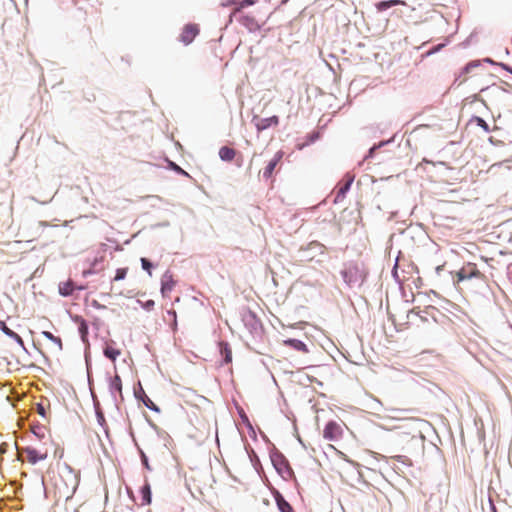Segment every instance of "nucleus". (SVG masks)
Instances as JSON below:
<instances>
[{
  "instance_id": "nucleus-26",
  "label": "nucleus",
  "mask_w": 512,
  "mask_h": 512,
  "mask_svg": "<svg viewBox=\"0 0 512 512\" xmlns=\"http://www.w3.org/2000/svg\"><path fill=\"white\" fill-rule=\"evenodd\" d=\"M393 418L402 420V421L423 422L422 419H420L419 417H414V416H393Z\"/></svg>"
},
{
  "instance_id": "nucleus-31",
  "label": "nucleus",
  "mask_w": 512,
  "mask_h": 512,
  "mask_svg": "<svg viewBox=\"0 0 512 512\" xmlns=\"http://www.w3.org/2000/svg\"><path fill=\"white\" fill-rule=\"evenodd\" d=\"M143 402L145 406L151 410L158 411V408L155 406V404L146 396V399H143Z\"/></svg>"
},
{
  "instance_id": "nucleus-8",
  "label": "nucleus",
  "mask_w": 512,
  "mask_h": 512,
  "mask_svg": "<svg viewBox=\"0 0 512 512\" xmlns=\"http://www.w3.org/2000/svg\"><path fill=\"white\" fill-rule=\"evenodd\" d=\"M255 126L258 132L264 131L271 126H277L279 124V118L277 116H271L268 118H255Z\"/></svg>"
},
{
  "instance_id": "nucleus-19",
  "label": "nucleus",
  "mask_w": 512,
  "mask_h": 512,
  "mask_svg": "<svg viewBox=\"0 0 512 512\" xmlns=\"http://www.w3.org/2000/svg\"><path fill=\"white\" fill-rule=\"evenodd\" d=\"M73 291H74V284L72 281L68 280L65 282H61L59 284V293L62 296H69L73 293Z\"/></svg>"
},
{
  "instance_id": "nucleus-36",
  "label": "nucleus",
  "mask_w": 512,
  "mask_h": 512,
  "mask_svg": "<svg viewBox=\"0 0 512 512\" xmlns=\"http://www.w3.org/2000/svg\"><path fill=\"white\" fill-rule=\"evenodd\" d=\"M411 411H413V410L412 409H408V410L392 409V412H394V413L411 412Z\"/></svg>"
},
{
  "instance_id": "nucleus-16",
  "label": "nucleus",
  "mask_w": 512,
  "mask_h": 512,
  "mask_svg": "<svg viewBox=\"0 0 512 512\" xmlns=\"http://www.w3.org/2000/svg\"><path fill=\"white\" fill-rule=\"evenodd\" d=\"M353 180H354V178L350 177V178L347 179V181L343 185H341L339 187V189L337 191V194H336V197H335V202H338V201L342 200L345 197V194L350 189Z\"/></svg>"
},
{
  "instance_id": "nucleus-14",
  "label": "nucleus",
  "mask_w": 512,
  "mask_h": 512,
  "mask_svg": "<svg viewBox=\"0 0 512 512\" xmlns=\"http://www.w3.org/2000/svg\"><path fill=\"white\" fill-rule=\"evenodd\" d=\"M274 500L276 501V504L280 512L292 511V507L290 506V504L284 499V497L279 492H275Z\"/></svg>"
},
{
  "instance_id": "nucleus-23",
  "label": "nucleus",
  "mask_w": 512,
  "mask_h": 512,
  "mask_svg": "<svg viewBox=\"0 0 512 512\" xmlns=\"http://www.w3.org/2000/svg\"><path fill=\"white\" fill-rule=\"evenodd\" d=\"M31 431L38 439H43L45 437L46 427L42 425H33L31 427Z\"/></svg>"
},
{
  "instance_id": "nucleus-2",
  "label": "nucleus",
  "mask_w": 512,
  "mask_h": 512,
  "mask_svg": "<svg viewBox=\"0 0 512 512\" xmlns=\"http://www.w3.org/2000/svg\"><path fill=\"white\" fill-rule=\"evenodd\" d=\"M51 226L47 222H35L32 224L24 225L18 231L19 240L15 241V244L26 242L32 243L40 241V247H47L49 244L54 242L52 235L49 233Z\"/></svg>"
},
{
  "instance_id": "nucleus-1",
  "label": "nucleus",
  "mask_w": 512,
  "mask_h": 512,
  "mask_svg": "<svg viewBox=\"0 0 512 512\" xmlns=\"http://www.w3.org/2000/svg\"><path fill=\"white\" fill-rule=\"evenodd\" d=\"M452 283L456 290L463 292L464 290H472V281L485 283L487 278L473 262L464 263L458 271L450 272Z\"/></svg>"
},
{
  "instance_id": "nucleus-30",
  "label": "nucleus",
  "mask_w": 512,
  "mask_h": 512,
  "mask_svg": "<svg viewBox=\"0 0 512 512\" xmlns=\"http://www.w3.org/2000/svg\"><path fill=\"white\" fill-rule=\"evenodd\" d=\"M475 121H476L477 125L482 127L486 132L489 131L488 124L482 118L476 117Z\"/></svg>"
},
{
  "instance_id": "nucleus-12",
  "label": "nucleus",
  "mask_w": 512,
  "mask_h": 512,
  "mask_svg": "<svg viewBox=\"0 0 512 512\" xmlns=\"http://www.w3.org/2000/svg\"><path fill=\"white\" fill-rule=\"evenodd\" d=\"M109 389L113 395L118 394L122 398V381L118 374L110 379Z\"/></svg>"
},
{
  "instance_id": "nucleus-5",
  "label": "nucleus",
  "mask_w": 512,
  "mask_h": 512,
  "mask_svg": "<svg viewBox=\"0 0 512 512\" xmlns=\"http://www.w3.org/2000/svg\"><path fill=\"white\" fill-rule=\"evenodd\" d=\"M18 455L24 461L25 460L35 465L40 461H44L48 458V451L46 449H36L32 446H27L22 449H18Z\"/></svg>"
},
{
  "instance_id": "nucleus-37",
  "label": "nucleus",
  "mask_w": 512,
  "mask_h": 512,
  "mask_svg": "<svg viewBox=\"0 0 512 512\" xmlns=\"http://www.w3.org/2000/svg\"><path fill=\"white\" fill-rule=\"evenodd\" d=\"M232 1H233V0H224V1L222 2V5H223V6H227V5L231 4V3H232Z\"/></svg>"
},
{
  "instance_id": "nucleus-18",
  "label": "nucleus",
  "mask_w": 512,
  "mask_h": 512,
  "mask_svg": "<svg viewBox=\"0 0 512 512\" xmlns=\"http://www.w3.org/2000/svg\"><path fill=\"white\" fill-rule=\"evenodd\" d=\"M397 5H405L404 1L401 0H388V1H381L376 4V8L378 11H384L390 7L397 6Z\"/></svg>"
},
{
  "instance_id": "nucleus-7",
  "label": "nucleus",
  "mask_w": 512,
  "mask_h": 512,
  "mask_svg": "<svg viewBox=\"0 0 512 512\" xmlns=\"http://www.w3.org/2000/svg\"><path fill=\"white\" fill-rule=\"evenodd\" d=\"M198 33L199 28L197 25L187 24L180 34V41L183 42L185 45H188L194 40Z\"/></svg>"
},
{
  "instance_id": "nucleus-4",
  "label": "nucleus",
  "mask_w": 512,
  "mask_h": 512,
  "mask_svg": "<svg viewBox=\"0 0 512 512\" xmlns=\"http://www.w3.org/2000/svg\"><path fill=\"white\" fill-rule=\"evenodd\" d=\"M341 275L345 283L348 286L353 287L360 286L364 282L367 273L358 263H349L341 271Z\"/></svg>"
},
{
  "instance_id": "nucleus-20",
  "label": "nucleus",
  "mask_w": 512,
  "mask_h": 512,
  "mask_svg": "<svg viewBox=\"0 0 512 512\" xmlns=\"http://www.w3.org/2000/svg\"><path fill=\"white\" fill-rule=\"evenodd\" d=\"M220 351L224 356L225 363H230L232 361V350L228 343H220Z\"/></svg>"
},
{
  "instance_id": "nucleus-3",
  "label": "nucleus",
  "mask_w": 512,
  "mask_h": 512,
  "mask_svg": "<svg viewBox=\"0 0 512 512\" xmlns=\"http://www.w3.org/2000/svg\"><path fill=\"white\" fill-rule=\"evenodd\" d=\"M79 481V472L64 463L58 467V475L55 478L54 485L59 494L68 499L76 491Z\"/></svg>"
},
{
  "instance_id": "nucleus-29",
  "label": "nucleus",
  "mask_w": 512,
  "mask_h": 512,
  "mask_svg": "<svg viewBox=\"0 0 512 512\" xmlns=\"http://www.w3.org/2000/svg\"><path fill=\"white\" fill-rule=\"evenodd\" d=\"M255 3L254 0H243L239 3V6L235 9V11H239L240 9L246 7V6H250V5H253Z\"/></svg>"
},
{
  "instance_id": "nucleus-28",
  "label": "nucleus",
  "mask_w": 512,
  "mask_h": 512,
  "mask_svg": "<svg viewBox=\"0 0 512 512\" xmlns=\"http://www.w3.org/2000/svg\"><path fill=\"white\" fill-rule=\"evenodd\" d=\"M141 265H142V268L148 272L149 275L152 274L151 272V269H152V264L151 262L146 259V258H141Z\"/></svg>"
},
{
  "instance_id": "nucleus-15",
  "label": "nucleus",
  "mask_w": 512,
  "mask_h": 512,
  "mask_svg": "<svg viewBox=\"0 0 512 512\" xmlns=\"http://www.w3.org/2000/svg\"><path fill=\"white\" fill-rule=\"evenodd\" d=\"M284 345L289 346L297 351H301L304 353L308 352V348H307L306 344L297 339L284 340Z\"/></svg>"
},
{
  "instance_id": "nucleus-11",
  "label": "nucleus",
  "mask_w": 512,
  "mask_h": 512,
  "mask_svg": "<svg viewBox=\"0 0 512 512\" xmlns=\"http://www.w3.org/2000/svg\"><path fill=\"white\" fill-rule=\"evenodd\" d=\"M104 355L110 360L115 361L121 355V351L113 342L106 343L104 347Z\"/></svg>"
},
{
  "instance_id": "nucleus-13",
  "label": "nucleus",
  "mask_w": 512,
  "mask_h": 512,
  "mask_svg": "<svg viewBox=\"0 0 512 512\" xmlns=\"http://www.w3.org/2000/svg\"><path fill=\"white\" fill-rule=\"evenodd\" d=\"M0 330L7 335L8 337L14 339L21 347H24L23 339L15 333L13 330H11L4 321L0 320Z\"/></svg>"
},
{
  "instance_id": "nucleus-38",
  "label": "nucleus",
  "mask_w": 512,
  "mask_h": 512,
  "mask_svg": "<svg viewBox=\"0 0 512 512\" xmlns=\"http://www.w3.org/2000/svg\"><path fill=\"white\" fill-rule=\"evenodd\" d=\"M398 461L404 462L405 456H397L396 457Z\"/></svg>"
},
{
  "instance_id": "nucleus-39",
  "label": "nucleus",
  "mask_w": 512,
  "mask_h": 512,
  "mask_svg": "<svg viewBox=\"0 0 512 512\" xmlns=\"http://www.w3.org/2000/svg\"><path fill=\"white\" fill-rule=\"evenodd\" d=\"M509 71H510V72H511V74H512V70H509Z\"/></svg>"
},
{
  "instance_id": "nucleus-22",
  "label": "nucleus",
  "mask_w": 512,
  "mask_h": 512,
  "mask_svg": "<svg viewBox=\"0 0 512 512\" xmlns=\"http://www.w3.org/2000/svg\"><path fill=\"white\" fill-rule=\"evenodd\" d=\"M42 335L47 338L48 340H50L51 342H53V344L56 346V348L58 350H61L62 349V341L59 337L57 336H54L51 332L49 331H43L42 332Z\"/></svg>"
},
{
  "instance_id": "nucleus-27",
  "label": "nucleus",
  "mask_w": 512,
  "mask_h": 512,
  "mask_svg": "<svg viewBox=\"0 0 512 512\" xmlns=\"http://www.w3.org/2000/svg\"><path fill=\"white\" fill-rule=\"evenodd\" d=\"M242 23L247 26L249 29H253L254 27H258L257 23L254 21L253 18L250 17H244L242 20Z\"/></svg>"
},
{
  "instance_id": "nucleus-34",
  "label": "nucleus",
  "mask_w": 512,
  "mask_h": 512,
  "mask_svg": "<svg viewBox=\"0 0 512 512\" xmlns=\"http://www.w3.org/2000/svg\"><path fill=\"white\" fill-rule=\"evenodd\" d=\"M154 306V301L153 300H148L145 304H144V308L147 309V310H150L152 309Z\"/></svg>"
},
{
  "instance_id": "nucleus-17",
  "label": "nucleus",
  "mask_w": 512,
  "mask_h": 512,
  "mask_svg": "<svg viewBox=\"0 0 512 512\" xmlns=\"http://www.w3.org/2000/svg\"><path fill=\"white\" fill-rule=\"evenodd\" d=\"M236 155V151L228 146H223L219 150V156L224 161H232Z\"/></svg>"
},
{
  "instance_id": "nucleus-6",
  "label": "nucleus",
  "mask_w": 512,
  "mask_h": 512,
  "mask_svg": "<svg viewBox=\"0 0 512 512\" xmlns=\"http://www.w3.org/2000/svg\"><path fill=\"white\" fill-rule=\"evenodd\" d=\"M341 435H342V428L338 423L331 421L326 424L324 431H323V436L325 439L337 440L341 437Z\"/></svg>"
},
{
  "instance_id": "nucleus-10",
  "label": "nucleus",
  "mask_w": 512,
  "mask_h": 512,
  "mask_svg": "<svg viewBox=\"0 0 512 512\" xmlns=\"http://www.w3.org/2000/svg\"><path fill=\"white\" fill-rule=\"evenodd\" d=\"M176 282L174 281L171 274L165 273L161 280V293L166 297L175 287Z\"/></svg>"
},
{
  "instance_id": "nucleus-25",
  "label": "nucleus",
  "mask_w": 512,
  "mask_h": 512,
  "mask_svg": "<svg viewBox=\"0 0 512 512\" xmlns=\"http://www.w3.org/2000/svg\"><path fill=\"white\" fill-rule=\"evenodd\" d=\"M127 272H128V268H119V269H117L115 277H114V281L123 280L126 277Z\"/></svg>"
},
{
  "instance_id": "nucleus-21",
  "label": "nucleus",
  "mask_w": 512,
  "mask_h": 512,
  "mask_svg": "<svg viewBox=\"0 0 512 512\" xmlns=\"http://www.w3.org/2000/svg\"><path fill=\"white\" fill-rule=\"evenodd\" d=\"M141 498H142V504H150L151 503V489L150 485L146 483L141 488Z\"/></svg>"
},
{
  "instance_id": "nucleus-24",
  "label": "nucleus",
  "mask_w": 512,
  "mask_h": 512,
  "mask_svg": "<svg viewBox=\"0 0 512 512\" xmlns=\"http://www.w3.org/2000/svg\"><path fill=\"white\" fill-rule=\"evenodd\" d=\"M168 321H170L171 328L173 331L177 329V314L175 310L167 311Z\"/></svg>"
},
{
  "instance_id": "nucleus-9",
  "label": "nucleus",
  "mask_w": 512,
  "mask_h": 512,
  "mask_svg": "<svg viewBox=\"0 0 512 512\" xmlns=\"http://www.w3.org/2000/svg\"><path fill=\"white\" fill-rule=\"evenodd\" d=\"M282 157H283V152L279 151L269 161V163L267 164V166L263 170V177L265 179H269V178L272 177L273 172H274L275 168L278 166V164L280 163Z\"/></svg>"
},
{
  "instance_id": "nucleus-35",
  "label": "nucleus",
  "mask_w": 512,
  "mask_h": 512,
  "mask_svg": "<svg viewBox=\"0 0 512 512\" xmlns=\"http://www.w3.org/2000/svg\"><path fill=\"white\" fill-rule=\"evenodd\" d=\"M37 411L40 415L45 416V409L41 404L37 405Z\"/></svg>"
},
{
  "instance_id": "nucleus-33",
  "label": "nucleus",
  "mask_w": 512,
  "mask_h": 512,
  "mask_svg": "<svg viewBox=\"0 0 512 512\" xmlns=\"http://www.w3.org/2000/svg\"><path fill=\"white\" fill-rule=\"evenodd\" d=\"M80 333L82 335V338L84 339L85 336L87 335V332H88V328H87V325L83 322L81 325H80Z\"/></svg>"
},
{
  "instance_id": "nucleus-32",
  "label": "nucleus",
  "mask_w": 512,
  "mask_h": 512,
  "mask_svg": "<svg viewBox=\"0 0 512 512\" xmlns=\"http://www.w3.org/2000/svg\"><path fill=\"white\" fill-rule=\"evenodd\" d=\"M478 66H479V63H478L477 61L470 62V63H468V64L465 66L464 71H465L466 73H469V72L471 71V69L476 68V67H478Z\"/></svg>"
}]
</instances>
